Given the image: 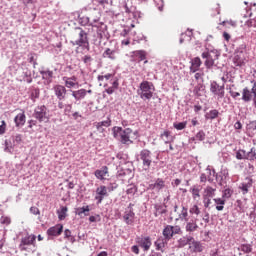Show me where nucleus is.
<instances>
[{"label":"nucleus","instance_id":"obj_1","mask_svg":"<svg viewBox=\"0 0 256 256\" xmlns=\"http://www.w3.org/2000/svg\"><path fill=\"white\" fill-rule=\"evenodd\" d=\"M153 93H155V85L153 82L143 80L137 90L140 99H142V101H151V99H153Z\"/></svg>","mask_w":256,"mask_h":256},{"label":"nucleus","instance_id":"obj_2","mask_svg":"<svg viewBox=\"0 0 256 256\" xmlns=\"http://www.w3.org/2000/svg\"><path fill=\"white\" fill-rule=\"evenodd\" d=\"M37 236L35 234H27L21 238L19 249L27 253H33V249L37 247ZM33 247V248H32Z\"/></svg>","mask_w":256,"mask_h":256},{"label":"nucleus","instance_id":"obj_3","mask_svg":"<svg viewBox=\"0 0 256 256\" xmlns=\"http://www.w3.org/2000/svg\"><path fill=\"white\" fill-rule=\"evenodd\" d=\"M79 29V33H78V39L76 41H71V45H73V47H75V45H77L76 48V53H79V49H86V51H89L91 49V46L89 45V36L87 34V32H85V30H83L82 28H78Z\"/></svg>","mask_w":256,"mask_h":256},{"label":"nucleus","instance_id":"obj_4","mask_svg":"<svg viewBox=\"0 0 256 256\" xmlns=\"http://www.w3.org/2000/svg\"><path fill=\"white\" fill-rule=\"evenodd\" d=\"M98 81L100 83V86L107 87V81H111L110 87L106 89V93L108 95H113L115 93L116 89H119V80H113V74H106V75H99L98 76Z\"/></svg>","mask_w":256,"mask_h":256},{"label":"nucleus","instance_id":"obj_5","mask_svg":"<svg viewBox=\"0 0 256 256\" xmlns=\"http://www.w3.org/2000/svg\"><path fill=\"white\" fill-rule=\"evenodd\" d=\"M98 81L100 83V86L107 87V81H111L110 87L106 89V93L108 95H113L115 93L116 89H119V80H113V74H106V75H99L98 76Z\"/></svg>","mask_w":256,"mask_h":256},{"label":"nucleus","instance_id":"obj_6","mask_svg":"<svg viewBox=\"0 0 256 256\" xmlns=\"http://www.w3.org/2000/svg\"><path fill=\"white\" fill-rule=\"evenodd\" d=\"M117 133L120 136V142L123 145H131L133 143V140L131 139V136L133 135V130L131 128H126L123 130V128L118 127L114 131V137H117Z\"/></svg>","mask_w":256,"mask_h":256},{"label":"nucleus","instance_id":"obj_7","mask_svg":"<svg viewBox=\"0 0 256 256\" xmlns=\"http://www.w3.org/2000/svg\"><path fill=\"white\" fill-rule=\"evenodd\" d=\"M247 58V49H245V46H242L234 53L232 61L235 67H243L247 61Z\"/></svg>","mask_w":256,"mask_h":256},{"label":"nucleus","instance_id":"obj_8","mask_svg":"<svg viewBox=\"0 0 256 256\" xmlns=\"http://www.w3.org/2000/svg\"><path fill=\"white\" fill-rule=\"evenodd\" d=\"M34 118L37 119L39 123H49V109H47V106H37L34 110Z\"/></svg>","mask_w":256,"mask_h":256},{"label":"nucleus","instance_id":"obj_9","mask_svg":"<svg viewBox=\"0 0 256 256\" xmlns=\"http://www.w3.org/2000/svg\"><path fill=\"white\" fill-rule=\"evenodd\" d=\"M140 159L145 171H149L151 163H153V160L151 159V151L148 149H143L140 151Z\"/></svg>","mask_w":256,"mask_h":256},{"label":"nucleus","instance_id":"obj_10","mask_svg":"<svg viewBox=\"0 0 256 256\" xmlns=\"http://www.w3.org/2000/svg\"><path fill=\"white\" fill-rule=\"evenodd\" d=\"M123 220L126 225H133L135 223V212L133 211V204L130 203L125 209Z\"/></svg>","mask_w":256,"mask_h":256},{"label":"nucleus","instance_id":"obj_11","mask_svg":"<svg viewBox=\"0 0 256 256\" xmlns=\"http://www.w3.org/2000/svg\"><path fill=\"white\" fill-rule=\"evenodd\" d=\"M210 91L213 95H216L218 99L225 97V85H218L217 82L214 81L210 84Z\"/></svg>","mask_w":256,"mask_h":256},{"label":"nucleus","instance_id":"obj_12","mask_svg":"<svg viewBox=\"0 0 256 256\" xmlns=\"http://www.w3.org/2000/svg\"><path fill=\"white\" fill-rule=\"evenodd\" d=\"M202 59H206L204 62L205 67H207V69H211V67H213V65H215V59L219 58V54H215L214 56L211 55V52H203L201 55Z\"/></svg>","mask_w":256,"mask_h":256},{"label":"nucleus","instance_id":"obj_13","mask_svg":"<svg viewBox=\"0 0 256 256\" xmlns=\"http://www.w3.org/2000/svg\"><path fill=\"white\" fill-rule=\"evenodd\" d=\"M92 31L96 33L95 37L101 40L103 39V37H105V32L107 31V25L103 23H98L92 26Z\"/></svg>","mask_w":256,"mask_h":256},{"label":"nucleus","instance_id":"obj_14","mask_svg":"<svg viewBox=\"0 0 256 256\" xmlns=\"http://www.w3.org/2000/svg\"><path fill=\"white\" fill-rule=\"evenodd\" d=\"M109 193L107 192V186L101 185L96 189L95 200L98 201V205L103 203L105 197H108Z\"/></svg>","mask_w":256,"mask_h":256},{"label":"nucleus","instance_id":"obj_15","mask_svg":"<svg viewBox=\"0 0 256 256\" xmlns=\"http://www.w3.org/2000/svg\"><path fill=\"white\" fill-rule=\"evenodd\" d=\"M53 91L59 101H63V99H65L67 95V88H65V86L63 85H59V84L55 85L53 87Z\"/></svg>","mask_w":256,"mask_h":256},{"label":"nucleus","instance_id":"obj_16","mask_svg":"<svg viewBox=\"0 0 256 256\" xmlns=\"http://www.w3.org/2000/svg\"><path fill=\"white\" fill-rule=\"evenodd\" d=\"M94 175L96 179H99L100 181H105V179L109 177V168L107 166H103L101 169H97L94 172Z\"/></svg>","mask_w":256,"mask_h":256},{"label":"nucleus","instance_id":"obj_17","mask_svg":"<svg viewBox=\"0 0 256 256\" xmlns=\"http://www.w3.org/2000/svg\"><path fill=\"white\" fill-rule=\"evenodd\" d=\"M62 233H63L62 224H57L55 226L50 227L47 230V235H49V237H59V235H61Z\"/></svg>","mask_w":256,"mask_h":256},{"label":"nucleus","instance_id":"obj_18","mask_svg":"<svg viewBox=\"0 0 256 256\" xmlns=\"http://www.w3.org/2000/svg\"><path fill=\"white\" fill-rule=\"evenodd\" d=\"M199 229V225H197V219H190L186 221L185 230L187 233H195Z\"/></svg>","mask_w":256,"mask_h":256},{"label":"nucleus","instance_id":"obj_19","mask_svg":"<svg viewBox=\"0 0 256 256\" xmlns=\"http://www.w3.org/2000/svg\"><path fill=\"white\" fill-rule=\"evenodd\" d=\"M148 189L152 191H161V189H165V180L163 178L156 179L154 184H150Z\"/></svg>","mask_w":256,"mask_h":256},{"label":"nucleus","instance_id":"obj_20","mask_svg":"<svg viewBox=\"0 0 256 256\" xmlns=\"http://www.w3.org/2000/svg\"><path fill=\"white\" fill-rule=\"evenodd\" d=\"M63 81H64L65 87H67V89H73V87H77V85H79V82H77L76 76L64 77Z\"/></svg>","mask_w":256,"mask_h":256},{"label":"nucleus","instance_id":"obj_21","mask_svg":"<svg viewBox=\"0 0 256 256\" xmlns=\"http://www.w3.org/2000/svg\"><path fill=\"white\" fill-rule=\"evenodd\" d=\"M202 65L201 58L195 57L191 61L190 73H197Z\"/></svg>","mask_w":256,"mask_h":256},{"label":"nucleus","instance_id":"obj_22","mask_svg":"<svg viewBox=\"0 0 256 256\" xmlns=\"http://www.w3.org/2000/svg\"><path fill=\"white\" fill-rule=\"evenodd\" d=\"M253 97V88L249 90L248 87L243 88L242 90V101L249 103Z\"/></svg>","mask_w":256,"mask_h":256},{"label":"nucleus","instance_id":"obj_23","mask_svg":"<svg viewBox=\"0 0 256 256\" xmlns=\"http://www.w3.org/2000/svg\"><path fill=\"white\" fill-rule=\"evenodd\" d=\"M26 119H27V117L25 116V112L19 113L14 118L16 127H23V125H25Z\"/></svg>","mask_w":256,"mask_h":256},{"label":"nucleus","instance_id":"obj_24","mask_svg":"<svg viewBox=\"0 0 256 256\" xmlns=\"http://www.w3.org/2000/svg\"><path fill=\"white\" fill-rule=\"evenodd\" d=\"M72 96L76 101H81V99H85L87 97V90L80 89L72 92Z\"/></svg>","mask_w":256,"mask_h":256},{"label":"nucleus","instance_id":"obj_25","mask_svg":"<svg viewBox=\"0 0 256 256\" xmlns=\"http://www.w3.org/2000/svg\"><path fill=\"white\" fill-rule=\"evenodd\" d=\"M251 187H253V180L247 179V182L242 183L239 186V189H241L243 195H247V193H249V189H251Z\"/></svg>","mask_w":256,"mask_h":256},{"label":"nucleus","instance_id":"obj_26","mask_svg":"<svg viewBox=\"0 0 256 256\" xmlns=\"http://www.w3.org/2000/svg\"><path fill=\"white\" fill-rule=\"evenodd\" d=\"M140 247H142V249H144V251H149V249H151V238L149 237H145L142 238L139 242Z\"/></svg>","mask_w":256,"mask_h":256},{"label":"nucleus","instance_id":"obj_27","mask_svg":"<svg viewBox=\"0 0 256 256\" xmlns=\"http://www.w3.org/2000/svg\"><path fill=\"white\" fill-rule=\"evenodd\" d=\"M94 127H96L97 131H103V127H111V118H107V120L94 123Z\"/></svg>","mask_w":256,"mask_h":256},{"label":"nucleus","instance_id":"obj_28","mask_svg":"<svg viewBox=\"0 0 256 256\" xmlns=\"http://www.w3.org/2000/svg\"><path fill=\"white\" fill-rule=\"evenodd\" d=\"M69 211V208L67 206H61L59 210H57V215L59 221H65L67 219V212Z\"/></svg>","mask_w":256,"mask_h":256},{"label":"nucleus","instance_id":"obj_29","mask_svg":"<svg viewBox=\"0 0 256 256\" xmlns=\"http://www.w3.org/2000/svg\"><path fill=\"white\" fill-rule=\"evenodd\" d=\"M154 209H155V212H154L155 217H159V215H163L167 213V206L165 205L155 204Z\"/></svg>","mask_w":256,"mask_h":256},{"label":"nucleus","instance_id":"obj_30","mask_svg":"<svg viewBox=\"0 0 256 256\" xmlns=\"http://www.w3.org/2000/svg\"><path fill=\"white\" fill-rule=\"evenodd\" d=\"M166 246H167V239L166 238H158L155 241V247H156L157 251H163Z\"/></svg>","mask_w":256,"mask_h":256},{"label":"nucleus","instance_id":"obj_31","mask_svg":"<svg viewBox=\"0 0 256 256\" xmlns=\"http://www.w3.org/2000/svg\"><path fill=\"white\" fill-rule=\"evenodd\" d=\"M160 139H162L166 144L173 143V136H171V131L169 130H166L160 134Z\"/></svg>","mask_w":256,"mask_h":256},{"label":"nucleus","instance_id":"obj_32","mask_svg":"<svg viewBox=\"0 0 256 256\" xmlns=\"http://www.w3.org/2000/svg\"><path fill=\"white\" fill-rule=\"evenodd\" d=\"M217 191V189L211 187V186H207L205 189H204V192H203V197H208V198H211L213 199V197H215V192Z\"/></svg>","mask_w":256,"mask_h":256},{"label":"nucleus","instance_id":"obj_33","mask_svg":"<svg viewBox=\"0 0 256 256\" xmlns=\"http://www.w3.org/2000/svg\"><path fill=\"white\" fill-rule=\"evenodd\" d=\"M214 203L218 211H223L225 209V199L224 198H214Z\"/></svg>","mask_w":256,"mask_h":256},{"label":"nucleus","instance_id":"obj_34","mask_svg":"<svg viewBox=\"0 0 256 256\" xmlns=\"http://www.w3.org/2000/svg\"><path fill=\"white\" fill-rule=\"evenodd\" d=\"M163 236L165 239L169 240L171 237H173V226L168 225L163 230Z\"/></svg>","mask_w":256,"mask_h":256},{"label":"nucleus","instance_id":"obj_35","mask_svg":"<svg viewBox=\"0 0 256 256\" xmlns=\"http://www.w3.org/2000/svg\"><path fill=\"white\" fill-rule=\"evenodd\" d=\"M219 13H221V6L217 3L212 4L210 8V15H212V17H215V15H219Z\"/></svg>","mask_w":256,"mask_h":256},{"label":"nucleus","instance_id":"obj_36","mask_svg":"<svg viewBox=\"0 0 256 256\" xmlns=\"http://www.w3.org/2000/svg\"><path fill=\"white\" fill-rule=\"evenodd\" d=\"M97 5L100 7L107 9L109 5H113V0H94Z\"/></svg>","mask_w":256,"mask_h":256},{"label":"nucleus","instance_id":"obj_37","mask_svg":"<svg viewBox=\"0 0 256 256\" xmlns=\"http://www.w3.org/2000/svg\"><path fill=\"white\" fill-rule=\"evenodd\" d=\"M189 212L186 207H182L181 212L179 213V219L181 221H189Z\"/></svg>","mask_w":256,"mask_h":256},{"label":"nucleus","instance_id":"obj_38","mask_svg":"<svg viewBox=\"0 0 256 256\" xmlns=\"http://www.w3.org/2000/svg\"><path fill=\"white\" fill-rule=\"evenodd\" d=\"M206 119H217V117H219V110L214 109V110H210L208 113H206L205 115Z\"/></svg>","mask_w":256,"mask_h":256},{"label":"nucleus","instance_id":"obj_39","mask_svg":"<svg viewBox=\"0 0 256 256\" xmlns=\"http://www.w3.org/2000/svg\"><path fill=\"white\" fill-rule=\"evenodd\" d=\"M190 192L192 193V197L193 199H200L201 198V190L199 188H197L196 186H193L190 189Z\"/></svg>","mask_w":256,"mask_h":256},{"label":"nucleus","instance_id":"obj_40","mask_svg":"<svg viewBox=\"0 0 256 256\" xmlns=\"http://www.w3.org/2000/svg\"><path fill=\"white\" fill-rule=\"evenodd\" d=\"M246 159L248 161H256V150H255V148H251L250 151L247 152Z\"/></svg>","mask_w":256,"mask_h":256},{"label":"nucleus","instance_id":"obj_41","mask_svg":"<svg viewBox=\"0 0 256 256\" xmlns=\"http://www.w3.org/2000/svg\"><path fill=\"white\" fill-rule=\"evenodd\" d=\"M238 251H242L244 253H251V251H253V248L251 247V244H242L238 247Z\"/></svg>","mask_w":256,"mask_h":256},{"label":"nucleus","instance_id":"obj_42","mask_svg":"<svg viewBox=\"0 0 256 256\" xmlns=\"http://www.w3.org/2000/svg\"><path fill=\"white\" fill-rule=\"evenodd\" d=\"M89 211H91V209L89 208V206H86V207L77 208L76 213L79 216L84 214L87 217V215H89Z\"/></svg>","mask_w":256,"mask_h":256},{"label":"nucleus","instance_id":"obj_43","mask_svg":"<svg viewBox=\"0 0 256 256\" xmlns=\"http://www.w3.org/2000/svg\"><path fill=\"white\" fill-rule=\"evenodd\" d=\"M189 213L198 217V215H201V208H199L197 204H194L192 207H190Z\"/></svg>","mask_w":256,"mask_h":256},{"label":"nucleus","instance_id":"obj_44","mask_svg":"<svg viewBox=\"0 0 256 256\" xmlns=\"http://www.w3.org/2000/svg\"><path fill=\"white\" fill-rule=\"evenodd\" d=\"M244 25H245V27H247L248 29H251V28L256 29V17L247 20Z\"/></svg>","mask_w":256,"mask_h":256},{"label":"nucleus","instance_id":"obj_45","mask_svg":"<svg viewBox=\"0 0 256 256\" xmlns=\"http://www.w3.org/2000/svg\"><path fill=\"white\" fill-rule=\"evenodd\" d=\"M103 57H108V59H115V50L107 48L103 53Z\"/></svg>","mask_w":256,"mask_h":256},{"label":"nucleus","instance_id":"obj_46","mask_svg":"<svg viewBox=\"0 0 256 256\" xmlns=\"http://www.w3.org/2000/svg\"><path fill=\"white\" fill-rule=\"evenodd\" d=\"M236 159H238L239 161L243 160V159H247V152L245 150H238L236 152Z\"/></svg>","mask_w":256,"mask_h":256},{"label":"nucleus","instance_id":"obj_47","mask_svg":"<svg viewBox=\"0 0 256 256\" xmlns=\"http://www.w3.org/2000/svg\"><path fill=\"white\" fill-rule=\"evenodd\" d=\"M220 25H222L223 27H237V22L233 21V20H224L220 23Z\"/></svg>","mask_w":256,"mask_h":256},{"label":"nucleus","instance_id":"obj_48","mask_svg":"<svg viewBox=\"0 0 256 256\" xmlns=\"http://www.w3.org/2000/svg\"><path fill=\"white\" fill-rule=\"evenodd\" d=\"M173 127L175 129H177V131H183V129H185V127H187V121L179 122V123H174Z\"/></svg>","mask_w":256,"mask_h":256},{"label":"nucleus","instance_id":"obj_49","mask_svg":"<svg viewBox=\"0 0 256 256\" xmlns=\"http://www.w3.org/2000/svg\"><path fill=\"white\" fill-rule=\"evenodd\" d=\"M39 95H40L39 89H34L30 94V98L32 101H35L36 99H39Z\"/></svg>","mask_w":256,"mask_h":256},{"label":"nucleus","instance_id":"obj_50","mask_svg":"<svg viewBox=\"0 0 256 256\" xmlns=\"http://www.w3.org/2000/svg\"><path fill=\"white\" fill-rule=\"evenodd\" d=\"M127 195H135L137 193V186L130 185L129 188L126 190Z\"/></svg>","mask_w":256,"mask_h":256},{"label":"nucleus","instance_id":"obj_51","mask_svg":"<svg viewBox=\"0 0 256 256\" xmlns=\"http://www.w3.org/2000/svg\"><path fill=\"white\" fill-rule=\"evenodd\" d=\"M195 139L197 141H205V132L203 130H200L196 136H195Z\"/></svg>","mask_w":256,"mask_h":256},{"label":"nucleus","instance_id":"obj_52","mask_svg":"<svg viewBox=\"0 0 256 256\" xmlns=\"http://www.w3.org/2000/svg\"><path fill=\"white\" fill-rule=\"evenodd\" d=\"M203 203H204L205 209H209V207H211V198L207 196H203Z\"/></svg>","mask_w":256,"mask_h":256},{"label":"nucleus","instance_id":"obj_53","mask_svg":"<svg viewBox=\"0 0 256 256\" xmlns=\"http://www.w3.org/2000/svg\"><path fill=\"white\" fill-rule=\"evenodd\" d=\"M137 55L139 56L140 61H145L147 58V53L143 50L138 51Z\"/></svg>","mask_w":256,"mask_h":256},{"label":"nucleus","instance_id":"obj_54","mask_svg":"<svg viewBox=\"0 0 256 256\" xmlns=\"http://www.w3.org/2000/svg\"><path fill=\"white\" fill-rule=\"evenodd\" d=\"M71 111H73V104H66L64 107V113L66 115H69V113H71Z\"/></svg>","mask_w":256,"mask_h":256},{"label":"nucleus","instance_id":"obj_55","mask_svg":"<svg viewBox=\"0 0 256 256\" xmlns=\"http://www.w3.org/2000/svg\"><path fill=\"white\" fill-rule=\"evenodd\" d=\"M42 75H43V77L45 78V79H52L53 78V72L52 71H44L43 73H42Z\"/></svg>","mask_w":256,"mask_h":256},{"label":"nucleus","instance_id":"obj_56","mask_svg":"<svg viewBox=\"0 0 256 256\" xmlns=\"http://www.w3.org/2000/svg\"><path fill=\"white\" fill-rule=\"evenodd\" d=\"M83 63H85V65H89V63H91V61H93V58H91V56L89 55H85L82 58Z\"/></svg>","mask_w":256,"mask_h":256},{"label":"nucleus","instance_id":"obj_57","mask_svg":"<svg viewBox=\"0 0 256 256\" xmlns=\"http://www.w3.org/2000/svg\"><path fill=\"white\" fill-rule=\"evenodd\" d=\"M30 213H32V215H41V211H39V208L32 206L30 208Z\"/></svg>","mask_w":256,"mask_h":256},{"label":"nucleus","instance_id":"obj_58","mask_svg":"<svg viewBox=\"0 0 256 256\" xmlns=\"http://www.w3.org/2000/svg\"><path fill=\"white\" fill-rule=\"evenodd\" d=\"M5 129H7V124L5 123V120H2L0 125V135H3L5 133Z\"/></svg>","mask_w":256,"mask_h":256},{"label":"nucleus","instance_id":"obj_59","mask_svg":"<svg viewBox=\"0 0 256 256\" xmlns=\"http://www.w3.org/2000/svg\"><path fill=\"white\" fill-rule=\"evenodd\" d=\"M173 235H179L181 233V227L179 226H172Z\"/></svg>","mask_w":256,"mask_h":256},{"label":"nucleus","instance_id":"obj_60","mask_svg":"<svg viewBox=\"0 0 256 256\" xmlns=\"http://www.w3.org/2000/svg\"><path fill=\"white\" fill-rule=\"evenodd\" d=\"M232 193H231V189H225L224 193H223V199H225V197L227 199H229V197H231Z\"/></svg>","mask_w":256,"mask_h":256},{"label":"nucleus","instance_id":"obj_61","mask_svg":"<svg viewBox=\"0 0 256 256\" xmlns=\"http://www.w3.org/2000/svg\"><path fill=\"white\" fill-rule=\"evenodd\" d=\"M229 93H230V95L233 99H237V97H241V93H239V92H235L233 90H230Z\"/></svg>","mask_w":256,"mask_h":256},{"label":"nucleus","instance_id":"obj_62","mask_svg":"<svg viewBox=\"0 0 256 256\" xmlns=\"http://www.w3.org/2000/svg\"><path fill=\"white\" fill-rule=\"evenodd\" d=\"M252 93H253V95H254V99H253V101H254V105H255V107H256V82L253 84V86H252Z\"/></svg>","mask_w":256,"mask_h":256},{"label":"nucleus","instance_id":"obj_63","mask_svg":"<svg viewBox=\"0 0 256 256\" xmlns=\"http://www.w3.org/2000/svg\"><path fill=\"white\" fill-rule=\"evenodd\" d=\"M21 141H22L21 134H17L16 136H14V143H17L19 145V143H21Z\"/></svg>","mask_w":256,"mask_h":256},{"label":"nucleus","instance_id":"obj_64","mask_svg":"<svg viewBox=\"0 0 256 256\" xmlns=\"http://www.w3.org/2000/svg\"><path fill=\"white\" fill-rule=\"evenodd\" d=\"M117 187H119V185L117 184H110V186L108 187V191H115V189H117Z\"/></svg>","mask_w":256,"mask_h":256}]
</instances>
